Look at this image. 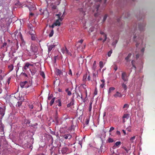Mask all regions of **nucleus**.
Instances as JSON below:
<instances>
[{
    "label": "nucleus",
    "mask_w": 155,
    "mask_h": 155,
    "mask_svg": "<svg viewBox=\"0 0 155 155\" xmlns=\"http://www.w3.org/2000/svg\"><path fill=\"white\" fill-rule=\"evenodd\" d=\"M20 45L21 46L22 49H26L27 46L26 45V42L23 38L21 33H20Z\"/></svg>",
    "instance_id": "1"
},
{
    "label": "nucleus",
    "mask_w": 155,
    "mask_h": 155,
    "mask_svg": "<svg viewBox=\"0 0 155 155\" xmlns=\"http://www.w3.org/2000/svg\"><path fill=\"white\" fill-rule=\"evenodd\" d=\"M61 51L63 54H67V55H72L70 52L68 50L66 47H63V48L61 49Z\"/></svg>",
    "instance_id": "2"
},
{
    "label": "nucleus",
    "mask_w": 155,
    "mask_h": 155,
    "mask_svg": "<svg viewBox=\"0 0 155 155\" xmlns=\"http://www.w3.org/2000/svg\"><path fill=\"white\" fill-rule=\"evenodd\" d=\"M28 32L31 35V36H32V34L35 33V31L33 29L32 25H29L28 26Z\"/></svg>",
    "instance_id": "3"
},
{
    "label": "nucleus",
    "mask_w": 155,
    "mask_h": 155,
    "mask_svg": "<svg viewBox=\"0 0 155 155\" xmlns=\"http://www.w3.org/2000/svg\"><path fill=\"white\" fill-rule=\"evenodd\" d=\"M5 106H4L3 107H0V115H1L2 118L5 115Z\"/></svg>",
    "instance_id": "4"
},
{
    "label": "nucleus",
    "mask_w": 155,
    "mask_h": 155,
    "mask_svg": "<svg viewBox=\"0 0 155 155\" xmlns=\"http://www.w3.org/2000/svg\"><path fill=\"white\" fill-rule=\"evenodd\" d=\"M121 78L124 81H127L128 79L127 74L125 72H124V73H122Z\"/></svg>",
    "instance_id": "5"
},
{
    "label": "nucleus",
    "mask_w": 155,
    "mask_h": 155,
    "mask_svg": "<svg viewBox=\"0 0 155 155\" xmlns=\"http://www.w3.org/2000/svg\"><path fill=\"white\" fill-rule=\"evenodd\" d=\"M64 12H63V14L62 16H61V13L60 12H59L58 14L56 15H57L58 17V18L59 21H62L63 19L64 18Z\"/></svg>",
    "instance_id": "6"
},
{
    "label": "nucleus",
    "mask_w": 155,
    "mask_h": 155,
    "mask_svg": "<svg viewBox=\"0 0 155 155\" xmlns=\"http://www.w3.org/2000/svg\"><path fill=\"white\" fill-rule=\"evenodd\" d=\"M101 0H96V3H95V8L96 11H97L98 10L100 6V4H98V2L100 3Z\"/></svg>",
    "instance_id": "7"
},
{
    "label": "nucleus",
    "mask_w": 155,
    "mask_h": 155,
    "mask_svg": "<svg viewBox=\"0 0 155 155\" xmlns=\"http://www.w3.org/2000/svg\"><path fill=\"white\" fill-rule=\"evenodd\" d=\"M73 97L71 98V101L69 103H68V104L67 105V107H70V106H72V105H74V94H73Z\"/></svg>",
    "instance_id": "8"
},
{
    "label": "nucleus",
    "mask_w": 155,
    "mask_h": 155,
    "mask_svg": "<svg viewBox=\"0 0 155 155\" xmlns=\"http://www.w3.org/2000/svg\"><path fill=\"white\" fill-rule=\"evenodd\" d=\"M63 137L65 139L70 140L71 138H72V136L71 134H66L63 135Z\"/></svg>",
    "instance_id": "9"
},
{
    "label": "nucleus",
    "mask_w": 155,
    "mask_h": 155,
    "mask_svg": "<svg viewBox=\"0 0 155 155\" xmlns=\"http://www.w3.org/2000/svg\"><path fill=\"white\" fill-rule=\"evenodd\" d=\"M75 46L77 49H79V50H83V49H84V48H85V45H77V43L75 45Z\"/></svg>",
    "instance_id": "10"
},
{
    "label": "nucleus",
    "mask_w": 155,
    "mask_h": 155,
    "mask_svg": "<svg viewBox=\"0 0 155 155\" xmlns=\"http://www.w3.org/2000/svg\"><path fill=\"white\" fill-rule=\"evenodd\" d=\"M145 26V25L144 24H142L139 25L138 28L139 30L140 31H143Z\"/></svg>",
    "instance_id": "11"
},
{
    "label": "nucleus",
    "mask_w": 155,
    "mask_h": 155,
    "mask_svg": "<svg viewBox=\"0 0 155 155\" xmlns=\"http://www.w3.org/2000/svg\"><path fill=\"white\" fill-rule=\"evenodd\" d=\"M55 73L56 75L57 76H61V75H62L63 73L61 70L59 69H56L55 70Z\"/></svg>",
    "instance_id": "12"
},
{
    "label": "nucleus",
    "mask_w": 155,
    "mask_h": 155,
    "mask_svg": "<svg viewBox=\"0 0 155 155\" xmlns=\"http://www.w3.org/2000/svg\"><path fill=\"white\" fill-rule=\"evenodd\" d=\"M121 141H117L116 142L114 146L113 147V148H115L116 147H119L121 145Z\"/></svg>",
    "instance_id": "13"
},
{
    "label": "nucleus",
    "mask_w": 155,
    "mask_h": 155,
    "mask_svg": "<svg viewBox=\"0 0 155 155\" xmlns=\"http://www.w3.org/2000/svg\"><path fill=\"white\" fill-rule=\"evenodd\" d=\"M114 97H122V94H121V93H120V92H119L118 91H117L116 92V93L115 94H114Z\"/></svg>",
    "instance_id": "14"
},
{
    "label": "nucleus",
    "mask_w": 155,
    "mask_h": 155,
    "mask_svg": "<svg viewBox=\"0 0 155 155\" xmlns=\"http://www.w3.org/2000/svg\"><path fill=\"white\" fill-rule=\"evenodd\" d=\"M56 45H54V44H51V45H49L48 46V51L50 52L52 50V49H53V48H54L55 46Z\"/></svg>",
    "instance_id": "15"
},
{
    "label": "nucleus",
    "mask_w": 155,
    "mask_h": 155,
    "mask_svg": "<svg viewBox=\"0 0 155 155\" xmlns=\"http://www.w3.org/2000/svg\"><path fill=\"white\" fill-rule=\"evenodd\" d=\"M68 148L66 147H64L61 149V153L62 154H65L67 152Z\"/></svg>",
    "instance_id": "16"
},
{
    "label": "nucleus",
    "mask_w": 155,
    "mask_h": 155,
    "mask_svg": "<svg viewBox=\"0 0 155 155\" xmlns=\"http://www.w3.org/2000/svg\"><path fill=\"white\" fill-rule=\"evenodd\" d=\"M97 64L96 61H94L92 67V70H93L94 71H95L96 70L97 67Z\"/></svg>",
    "instance_id": "17"
},
{
    "label": "nucleus",
    "mask_w": 155,
    "mask_h": 155,
    "mask_svg": "<svg viewBox=\"0 0 155 155\" xmlns=\"http://www.w3.org/2000/svg\"><path fill=\"white\" fill-rule=\"evenodd\" d=\"M57 105L58 106H61V100L60 98H58L57 100H56L55 101Z\"/></svg>",
    "instance_id": "18"
},
{
    "label": "nucleus",
    "mask_w": 155,
    "mask_h": 155,
    "mask_svg": "<svg viewBox=\"0 0 155 155\" xmlns=\"http://www.w3.org/2000/svg\"><path fill=\"white\" fill-rule=\"evenodd\" d=\"M54 25H55V26H57V25L59 26V25H60L61 22L59 20V18L54 22Z\"/></svg>",
    "instance_id": "19"
},
{
    "label": "nucleus",
    "mask_w": 155,
    "mask_h": 155,
    "mask_svg": "<svg viewBox=\"0 0 155 155\" xmlns=\"http://www.w3.org/2000/svg\"><path fill=\"white\" fill-rule=\"evenodd\" d=\"M76 94L77 95V97L78 98V99H80L81 98L82 100H84V98H83L82 94H81V95L80 94H78V93H76Z\"/></svg>",
    "instance_id": "20"
},
{
    "label": "nucleus",
    "mask_w": 155,
    "mask_h": 155,
    "mask_svg": "<svg viewBox=\"0 0 155 155\" xmlns=\"http://www.w3.org/2000/svg\"><path fill=\"white\" fill-rule=\"evenodd\" d=\"M29 65H30V64H29V63H26L24 67L23 68V70H27V68H28Z\"/></svg>",
    "instance_id": "21"
},
{
    "label": "nucleus",
    "mask_w": 155,
    "mask_h": 155,
    "mask_svg": "<svg viewBox=\"0 0 155 155\" xmlns=\"http://www.w3.org/2000/svg\"><path fill=\"white\" fill-rule=\"evenodd\" d=\"M27 83H28L27 81L21 82H20V85L21 87L23 88Z\"/></svg>",
    "instance_id": "22"
},
{
    "label": "nucleus",
    "mask_w": 155,
    "mask_h": 155,
    "mask_svg": "<svg viewBox=\"0 0 155 155\" xmlns=\"http://www.w3.org/2000/svg\"><path fill=\"white\" fill-rule=\"evenodd\" d=\"M55 99V97H54L52 98L51 100L50 101V105L51 106V105H52L53 103H54V100Z\"/></svg>",
    "instance_id": "23"
},
{
    "label": "nucleus",
    "mask_w": 155,
    "mask_h": 155,
    "mask_svg": "<svg viewBox=\"0 0 155 155\" xmlns=\"http://www.w3.org/2000/svg\"><path fill=\"white\" fill-rule=\"evenodd\" d=\"M129 117L130 114H127V113H126V114H124L123 116V118H129Z\"/></svg>",
    "instance_id": "24"
},
{
    "label": "nucleus",
    "mask_w": 155,
    "mask_h": 155,
    "mask_svg": "<svg viewBox=\"0 0 155 155\" xmlns=\"http://www.w3.org/2000/svg\"><path fill=\"white\" fill-rule=\"evenodd\" d=\"M31 50L33 51L34 52H36L38 51V48L36 47H32Z\"/></svg>",
    "instance_id": "25"
},
{
    "label": "nucleus",
    "mask_w": 155,
    "mask_h": 155,
    "mask_svg": "<svg viewBox=\"0 0 155 155\" xmlns=\"http://www.w3.org/2000/svg\"><path fill=\"white\" fill-rule=\"evenodd\" d=\"M99 66L101 68H102V67H104V63L102 61H100L99 63Z\"/></svg>",
    "instance_id": "26"
},
{
    "label": "nucleus",
    "mask_w": 155,
    "mask_h": 155,
    "mask_svg": "<svg viewBox=\"0 0 155 155\" xmlns=\"http://www.w3.org/2000/svg\"><path fill=\"white\" fill-rule=\"evenodd\" d=\"M92 102H90V105L89 107V111L91 112V111L92 108Z\"/></svg>",
    "instance_id": "27"
},
{
    "label": "nucleus",
    "mask_w": 155,
    "mask_h": 155,
    "mask_svg": "<svg viewBox=\"0 0 155 155\" xmlns=\"http://www.w3.org/2000/svg\"><path fill=\"white\" fill-rule=\"evenodd\" d=\"M65 91L67 92L68 95H71L72 94L71 92V91H69V88H67L66 89Z\"/></svg>",
    "instance_id": "28"
},
{
    "label": "nucleus",
    "mask_w": 155,
    "mask_h": 155,
    "mask_svg": "<svg viewBox=\"0 0 155 155\" xmlns=\"http://www.w3.org/2000/svg\"><path fill=\"white\" fill-rule=\"evenodd\" d=\"M79 10L81 11V13L82 14V15L83 16H84V15H85V12L84 11V10H83V9H82V8H81V9H80Z\"/></svg>",
    "instance_id": "29"
},
{
    "label": "nucleus",
    "mask_w": 155,
    "mask_h": 155,
    "mask_svg": "<svg viewBox=\"0 0 155 155\" xmlns=\"http://www.w3.org/2000/svg\"><path fill=\"white\" fill-rule=\"evenodd\" d=\"M115 89V88L114 87H111L109 88L108 93H110L112 91L114 90Z\"/></svg>",
    "instance_id": "30"
},
{
    "label": "nucleus",
    "mask_w": 155,
    "mask_h": 155,
    "mask_svg": "<svg viewBox=\"0 0 155 155\" xmlns=\"http://www.w3.org/2000/svg\"><path fill=\"white\" fill-rule=\"evenodd\" d=\"M131 55V53H129V54H128L127 57L126 58H125V60L127 61H128L129 58H130Z\"/></svg>",
    "instance_id": "31"
},
{
    "label": "nucleus",
    "mask_w": 155,
    "mask_h": 155,
    "mask_svg": "<svg viewBox=\"0 0 155 155\" xmlns=\"http://www.w3.org/2000/svg\"><path fill=\"white\" fill-rule=\"evenodd\" d=\"M22 122H24L25 124H28V121L27 119H26L25 117H24L23 119L22 120Z\"/></svg>",
    "instance_id": "32"
},
{
    "label": "nucleus",
    "mask_w": 155,
    "mask_h": 155,
    "mask_svg": "<svg viewBox=\"0 0 155 155\" xmlns=\"http://www.w3.org/2000/svg\"><path fill=\"white\" fill-rule=\"evenodd\" d=\"M83 39H81L79 41H78L77 43V45H79L80 44V45H82V43L83 42Z\"/></svg>",
    "instance_id": "33"
},
{
    "label": "nucleus",
    "mask_w": 155,
    "mask_h": 155,
    "mask_svg": "<svg viewBox=\"0 0 155 155\" xmlns=\"http://www.w3.org/2000/svg\"><path fill=\"white\" fill-rule=\"evenodd\" d=\"M54 34V31L53 29H52L50 33H49V37H52V36H53Z\"/></svg>",
    "instance_id": "34"
},
{
    "label": "nucleus",
    "mask_w": 155,
    "mask_h": 155,
    "mask_svg": "<svg viewBox=\"0 0 155 155\" xmlns=\"http://www.w3.org/2000/svg\"><path fill=\"white\" fill-rule=\"evenodd\" d=\"M130 147H129L128 148H126V147H124V146L123 147H122V148H124V149L126 151L127 153H128V152H129V150H130Z\"/></svg>",
    "instance_id": "35"
},
{
    "label": "nucleus",
    "mask_w": 155,
    "mask_h": 155,
    "mask_svg": "<svg viewBox=\"0 0 155 155\" xmlns=\"http://www.w3.org/2000/svg\"><path fill=\"white\" fill-rule=\"evenodd\" d=\"M31 39L33 40L36 39V36L35 33H33L31 36Z\"/></svg>",
    "instance_id": "36"
},
{
    "label": "nucleus",
    "mask_w": 155,
    "mask_h": 155,
    "mask_svg": "<svg viewBox=\"0 0 155 155\" xmlns=\"http://www.w3.org/2000/svg\"><path fill=\"white\" fill-rule=\"evenodd\" d=\"M135 137H136L135 136H133L132 137H131V138L130 139V140L132 142H134V139H135Z\"/></svg>",
    "instance_id": "37"
},
{
    "label": "nucleus",
    "mask_w": 155,
    "mask_h": 155,
    "mask_svg": "<svg viewBox=\"0 0 155 155\" xmlns=\"http://www.w3.org/2000/svg\"><path fill=\"white\" fill-rule=\"evenodd\" d=\"M112 53V49L110 50L108 52L107 55L109 57V56H110Z\"/></svg>",
    "instance_id": "38"
},
{
    "label": "nucleus",
    "mask_w": 155,
    "mask_h": 155,
    "mask_svg": "<svg viewBox=\"0 0 155 155\" xmlns=\"http://www.w3.org/2000/svg\"><path fill=\"white\" fill-rule=\"evenodd\" d=\"M122 87L124 88L125 90H126L127 89V86L126 85V84H122Z\"/></svg>",
    "instance_id": "39"
},
{
    "label": "nucleus",
    "mask_w": 155,
    "mask_h": 155,
    "mask_svg": "<svg viewBox=\"0 0 155 155\" xmlns=\"http://www.w3.org/2000/svg\"><path fill=\"white\" fill-rule=\"evenodd\" d=\"M107 14H106L105 15H104V18H103V21H106V19L107 18Z\"/></svg>",
    "instance_id": "40"
},
{
    "label": "nucleus",
    "mask_w": 155,
    "mask_h": 155,
    "mask_svg": "<svg viewBox=\"0 0 155 155\" xmlns=\"http://www.w3.org/2000/svg\"><path fill=\"white\" fill-rule=\"evenodd\" d=\"M89 122V119H87V118L86 119V120H85V124H88Z\"/></svg>",
    "instance_id": "41"
},
{
    "label": "nucleus",
    "mask_w": 155,
    "mask_h": 155,
    "mask_svg": "<svg viewBox=\"0 0 155 155\" xmlns=\"http://www.w3.org/2000/svg\"><path fill=\"white\" fill-rule=\"evenodd\" d=\"M108 141V142H114V140L112 138H109Z\"/></svg>",
    "instance_id": "42"
},
{
    "label": "nucleus",
    "mask_w": 155,
    "mask_h": 155,
    "mask_svg": "<svg viewBox=\"0 0 155 155\" xmlns=\"http://www.w3.org/2000/svg\"><path fill=\"white\" fill-rule=\"evenodd\" d=\"M104 37L105 38H104V40L103 41V42H104V41H106V40L107 39V35H106V34H105V33H104Z\"/></svg>",
    "instance_id": "43"
},
{
    "label": "nucleus",
    "mask_w": 155,
    "mask_h": 155,
    "mask_svg": "<svg viewBox=\"0 0 155 155\" xmlns=\"http://www.w3.org/2000/svg\"><path fill=\"white\" fill-rule=\"evenodd\" d=\"M87 74H85V75H84L83 76V79L84 81H85V80H86L87 78Z\"/></svg>",
    "instance_id": "44"
},
{
    "label": "nucleus",
    "mask_w": 155,
    "mask_h": 155,
    "mask_svg": "<svg viewBox=\"0 0 155 155\" xmlns=\"http://www.w3.org/2000/svg\"><path fill=\"white\" fill-rule=\"evenodd\" d=\"M40 75L41 76H42L43 78H45V75L44 72H41Z\"/></svg>",
    "instance_id": "45"
},
{
    "label": "nucleus",
    "mask_w": 155,
    "mask_h": 155,
    "mask_svg": "<svg viewBox=\"0 0 155 155\" xmlns=\"http://www.w3.org/2000/svg\"><path fill=\"white\" fill-rule=\"evenodd\" d=\"M52 97L53 95L52 94H51L48 97V100H50V99H51V98H52Z\"/></svg>",
    "instance_id": "46"
},
{
    "label": "nucleus",
    "mask_w": 155,
    "mask_h": 155,
    "mask_svg": "<svg viewBox=\"0 0 155 155\" xmlns=\"http://www.w3.org/2000/svg\"><path fill=\"white\" fill-rule=\"evenodd\" d=\"M129 106V105H128V104H125L123 107V108H125L126 107H128Z\"/></svg>",
    "instance_id": "47"
},
{
    "label": "nucleus",
    "mask_w": 155,
    "mask_h": 155,
    "mask_svg": "<svg viewBox=\"0 0 155 155\" xmlns=\"http://www.w3.org/2000/svg\"><path fill=\"white\" fill-rule=\"evenodd\" d=\"M128 131H131V127H128L126 129Z\"/></svg>",
    "instance_id": "48"
},
{
    "label": "nucleus",
    "mask_w": 155,
    "mask_h": 155,
    "mask_svg": "<svg viewBox=\"0 0 155 155\" xmlns=\"http://www.w3.org/2000/svg\"><path fill=\"white\" fill-rule=\"evenodd\" d=\"M68 74H70L71 75H72V71L71 69H70L69 70Z\"/></svg>",
    "instance_id": "49"
},
{
    "label": "nucleus",
    "mask_w": 155,
    "mask_h": 155,
    "mask_svg": "<svg viewBox=\"0 0 155 155\" xmlns=\"http://www.w3.org/2000/svg\"><path fill=\"white\" fill-rule=\"evenodd\" d=\"M114 127H110L109 131L110 132V131H112V130H114Z\"/></svg>",
    "instance_id": "50"
},
{
    "label": "nucleus",
    "mask_w": 155,
    "mask_h": 155,
    "mask_svg": "<svg viewBox=\"0 0 155 155\" xmlns=\"http://www.w3.org/2000/svg\"><path fill=\"white\" fill-rule=\"evenodd\" d=\"M118 69V67L117 66V65H115L114 67V69L115 71H116V70H117Z\"/></svg>",
    "instance_id": "51"
},
{
    "label": "nucleus",
    "mask_w": 155,
    "mask_h": 155,
    "mask_svg": "<svg viewBox=\"0 0 155 155\" xmlns=\"http://www.w3.org/2000/svg\"><path fill=\"white\" fill-rule=\"evenodd\" d=\"M104 84L103 83H102L100 85V87H101V88H103V87H104Z\"/></svg>",
    "instance_id": "52"
},
{
    "label": "nucleus",
    "mask_w": 155,
    "mask_h": 155,
    "mask_svg": "<svg viewBox=\"0 0 155 155\" xmlns=\"http://www.w3.org/2000/svg\"><path fill=\"white\" fill-rule=\"evenodd\" d=\"M7 45V44L6 43H4L3 44V45L2 46V47H5L6 46V45Z\"/></svg>",
    "instance_id": "53"
},
{
    "label": "nucleus",
    "mask_w": 155,
    "mask_h": 155,
    "mask_svg": "<svg viewBox=\"0 0 155 155\" xmlns=\"http://www.w3.org/2000/svg\"><path fill=\"white\" fill-rule=\"evenodd\" d=\"M21 74H23V75H24V76H26V77H27V76H28L27 74H26V73H21Z\"/></svg>",
    "instance_id": "54"
},
{
    "label": "nucleus",
    "mask_w": 155,
    "mask_h": 155,
    "mask_svg": "<svg viewBox=\"0 0 155 155\" xmlns=\"http://www.w3.org/2000/svg\"><path fill=\"white\" fill-rule=\"evenodd\" d=\"M87 80H88V81H90L91 79V77H90V75H89L88 76V77H87Z\"/></svg>",
    "instance_id": "55"
},
{
    "label": "nucleus",
    "mask_w": 155,
    "mask_h": 155,
    "mask_svg": "<svg viewBox=\"0 0 155 155\" xmlns=\"http://www.w3.org/2000/svg\"><path fill=\"white\" fill-rule=\"evenodd\" d=\"M79 144H80V145H81V147H82V142H81V141H79Z\"/></svg>",
    "instance_id": "56"
},
{
    "label": "nucleus",
    "mask_w": 155,
    "mask_h": 155,
    "mask_svg": "<svg viewBox=\"0 0 155 155\" xmlns=\"http://www.w3.org/2000/svg\"><path fill=\"white\" fill-rule=\"evenodd\" d=\"M139 54H137L136 55V58H139Z\"/></svg>",
    "instance_id": "57"
},
{
    "label": "nucleus",
    "mask_w": 155,
    "mask_h": 155,
    "mask_svg": "<svg viewBox=\"0 0 155 155\" xmlns=\"http://www.w3.org/2000/svg\"><path fill=\"white\" fill-rule=\"evenodd\" d=\"M54 26H55V22H54V23H53V24L51 25V27L52 28H54Z\"/></svg>",
    "instance_id": "58"
},
{
    "label": "nucleus",
    "mask_w": 155,
    "mask_h": 155,
    "mask_svg": "<svg viewBox=\"0 0 155 155\" xmlns=\"http://www.w3.org/2000/svg\"><path fill=\"white\" fill-rule=\"evenodd\" d=\"M16 107H19V101H18L17 104L16 105Z\"/></svg>",
    "instance_id": "59"
},
{
    "label": "nucleus",
    "mask_w": 155,
    "mask_h": 155,
    "mask_svg": "<svg viewBox=\"0 0 155 155\" xmlns=\"http://www.w3.org/2000/svg\"><path fill=\"white\" fill-rule=\"evenodd\" d=\"M117 43V41H116L115 42H113L112 43V45H115V44H116V43Z\"/></svg>",
    "instance_id": "60"
},
{
    "label": "nucleus",
    "mask_w": 155,
    "mask_h": 155,
    "mask_svg": "<svg viewBox=\"0 0 155 155\" xmlns=\"http://www.w3.org/2000/svg\"><path fill=\"white\" fill-rule=\"evenodd\" d=\"M117 134H120V131H117Z\"/></svg>",
    "instance_id": "61"
},
{
    "label": "nucleus",
    "mask_w": 155,
    "mask_h": 155,
    "mask_svg": "<svg viewBox=\"0 0 155 155\" xmlns=\"http://www.w3.org/2000/svg\"><path fill=\"white\" fill-rule=\"evenodd\" d=\"M34 15V14H33L32 12H30L29 15V16H32V15Z\"/></svg>",
    "instance_id": "62"
},
{
    "label": "nucleus",
    "mask_w": 155,
    "mask_h": 155,
    "mask_svg": "<svg viewBox=\"0 0 155 155\" xmlns=\"http://www.w3.org/2000/svg\"><path fill=\"white\" fill-rule=\"evenodd\" d=\"M144 51H145V49H144V48H142L141 50V51H142L143 52H144Z\"/></svg>",
    "instance_id": "63"
},
{
    "label": "nucleus",
    "mask_w": 155,
    "mask_h": 155,
    "mask_svg": "<svg viewBox=\"0 0 155 155\" xmlns=\"http://www.w3.org/2000/svg\"><path fill=\"white\" fill-rule=\"evenodd\" d=\"M3 79V78L2 75L0 74V80H2Z\"/></svg>",
    "instance_id": "64"
}]
</instances>
